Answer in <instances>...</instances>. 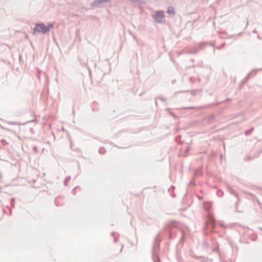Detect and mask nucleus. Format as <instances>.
Segmentation results:
<instances>
[{"label":"nucleus","instance_id":"nucleus-1","mask_svg":"<svg viewBox=\"0 0 262 262\" xmlns=\"http://www.w3.org/2000/svg\"><path fill=\"white\" fill-rule=\"evenodd\" d=\"M53 27V26L51 24H49L48 26H46L43 23L37 24L35 28L33 29L32 33L33 34H35L37 32L46 33L49 31Z\"/></svg>","mask_w":262,"mask_h":262},{"label":"nucleus","instance_id":"nucleus-2","mask_svg":"<svg viewBox=\"0 0 262 262\" xmlns=\"http://www.w3.org/2000/svg\"><path fill=\"white\" fill-rule=\"evenodd\" d=\"M154 19L158 23H161L164 20V15L162 11H158L152 16Z\"/></svg>","mask_w":262,"mask_h":262},{"label":"nucleus","instance_id":"nucleus-3","mask_svg":"<svg viewBox=\"0 0 262 262\" xmlns=\"http://www.w3.org/2000/svg\"><path fill=\"white\" fill-rule=\"evenodd\" d=\"M167 12L170 14H174V10L172 7H169L167 10Z\"/></svg>","mask_w":262,"mask_h":262}]
</instances>
